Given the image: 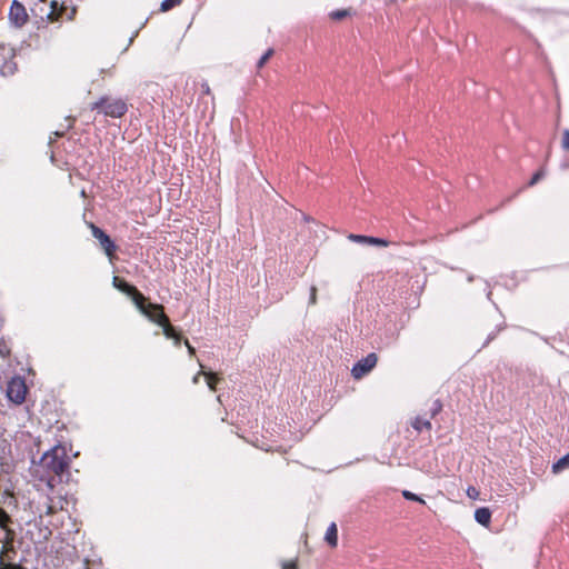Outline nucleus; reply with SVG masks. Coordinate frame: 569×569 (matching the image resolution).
Here are the masks:
<instances>
[{
  "instance_id": "obj_10",
  "label": "nucleus",
  "mask_w": 569,
  "mask_h": 569,
  "mask_svg": "<svg viewBox=\"0 0 569 569\" xmlns=\"http://www.w3.org/2000/svg\"><path fill=\"white\" fill-rule=\"evenodd\" d=\"M348 239L356 243H360V244H365V246H377V247H388L389 246V241H387L386 239L371 237V236L350 233L348 236Z\"/></svg>"
},
{
  "instance_id": "obj_2",
  "label": "nucleus",
  "mask_w": 569,
  "mask_h": 569,
  "mask_svg": "<svg viewBox=\"0 0 569 569\" xmlns=\"http://www.w3.org/2000/svg\"><path fill=\"white\" fill-rule=\"evenodd\" d=\"M141 313L151 322L162 327V332L167 339L176 338L177 330L170 323L162 305L149 302L148 307L144 309V312Z\"/></svg>"
},
{
  "instance_id": "obj_20",
  "label": "nucleus",
  "mask_w": 569,
  "mask_h": 569,
  "mask_svg": "<svg viewBox=\"0 0 569 569\" xmlns=\"http://www.w3.org/2000/svg\"><path fill=\"white\" fill-rule=\"evenodd\" d=\"M11 522V518L9 513L0 507V527L6 529L8 525Z\"/></svg>"
},
{
  "instance_id": "obj_7",
  "label": "nucleus",
  "mask_w": 569,
  "mask_h": 569,
  "mask_svg": "<svg viewBox=\"0 0 569 569\" xmlns=\"http://www.w3.org/2000/svg\"><path fill=\"white\" fill-rule=\"evenodd\" d=\"M27 387L23 380L12 379L7 387V397L16 405H21L26 399Z\"/></svg>"
},
{
  "instance_id": "obj_31",
  "label": "nucleus",
  "mask_w": 569,
  "mask_h": 569,
  "mask_svg": "<svg viewBox=\"0 0 569 569\" xmlns=\"http://www.w3.org/2000/svg\"><path fill=\"white\" fill-rule=\"evenodd\" d=\"M184 345H186V347L188 348V352H189V355H190V356L194 355L196 349L190 345L189 340H187V339H186V340H184Z\"/></svg>"
},
{
  "instance_id": "obj_27",
  "label": "nucleus",
  "mask_w": 569,
  "mask_h": 569,
  "mask_svg": "<svg viewBox=\"0 0 569 569\" xmlns=\"http://www.w3.org/2000/svg\"><path fill=\"white\" fill-rule=\"evenodd\" d=\"M317 303V287H310V297H309V306H315Z\"/></svg>"
},
{
  "instance_id": "obj_30",
  "label": "nucleus",
  "mask_w": 569,
  "mask_h": 569,
  "mask_svg": "<svg viewBox=\"0 0 569 569\" xmlns=\"http://www.w3.org/2000/svg\"><path fill=\"white\" fill-rule=\"evenodd\" d=\"M171 340H173L176 347H179L181 345L182 337L180 333L177 332L176 338H171Z\"/></svg>"
},
{
  "instance_id": "obj_36",
  "label": "nucleus",
  "mask_w": 569,
  "mask_h": 569,
  "mask_svg": "<svg viewBox=\"0 0 569 569\" xmlns=\"http://www.w3.org/2000/svg\"><path fill=\"white\" fill-rule=\"evenodd\" d=\"M56 136H58V137H62V136H63V132L56 131Z\"/></svg>"
},
{
  "instance_id": "obj_4",
  "label": "nucleus",
  "mask_w": 569,
  "mask_h": 569,
  "mask_svg": "<svg viewBox=\"0 0 569 569\" xmlns=\"http://www.w3.org/2000/svg\"><path fill=\"white\" fill-rule=\"evenodd\" d=\"M112 286L131 298L133 305L140 312H144V309L148 307L150 302L149 299L138 290V288L122 278L117 276L112 279Z\"/></svg>"
},
{
  "instance_id": "obj_6",
  "label": "nucleus",
  "mask_w": 569,
  "mask_h": 569,
  "mask_svg": "<svg viewBox=\"0 0 569 569\" xmlns=\"http://www.w3.org/2000/svg\"><path fill=\"white\" fill-rule=\"evenodd\" d=\"M378 357L375 352L367 355L365 358L357 361L352 369L351 375L355 379H360L369 373L377 365Z\"/></svg>"
},
{
  "instance_id": "obj_28",
  "label": "nucleus",
  "mask_w": 569,
  "mask_h": 569,
  "mask_svg": "<svg viewBox=\"0 0 569 569\" xmlns=\"http://www.w3.org/2000/svg\"><path fill=\"white\" fill-rule=\"evenodd\" d=\"M297 562L296 561H288L282 563V569H297Z\"/></svg>"
},
{
  "instance_id": "obj_9",
  "label": "nucleus",
  "mask_w": 569,
  "mask_h": 569,
  "mask_svg": "<svg viewBox=\"0 0 569 569\" xmlns=\"http://www.w3.org/2000/svg\"><path fill=\"white\" fill-rule=\"evenodd\" d=\"M42 3L49 7L48 11L46 12V16L50 20H58L59 18H61L62 12L67 14L68 20H71L76 13V9H72L70 13H67L68 9L63 6L59 8L58 2L56 1H51L50 3H48L47 0H42Z\"/></svg>"
},
{
  "instance_id": "obj_16",
  "label": "nucleus",
  "mask_w": 569,
  "mask_h": 569,
  "mask_svg": "<svg viewBox=\"0 0 569 569\" xmlns=\"http://www.w3.org/2000/svg\"><path fill=\"white\" fill-rule=\"evenodd\" d=\"M567 468H569V452L552 465V471L558 473Z\"/></svg>"
},
{
  "instance_id": "obj_22",
  "label": "nucleus",
  "mask_w": 569,
  "mask_h": 569,
  "mask_svg": "<svg viewBox=\"0 0 569 569\" xmlns=\"http://www.w3.org/2000/svg\"><path fill=\"white\" fill-rule=\"evenodd\" d=\"M442 410V403L439 399L435 400L430 409V419L435 418Z\"/></svg>"
},
{
  "instance_id": "obj_12",
  "label": "nucleus",
  "mask_w": 569,
  "mask_h": 569,
  "mask_svg": "<svg viewBox=\"0 0 569 569\" xmlns=\"http://www.w3.org/2000/svg\"><path fill=\"white\" fill-rule=\"evenodd\" d=\"M325 540L330 547H336L338 543V529L335 522H331L327 528Z\"/></svg>"
},
{
  "instance_id": "obj_24",
  "label": "nucleus",
  "mask_w": 569,
  "mask_h": 569,
  "mask_svg": "<svg viewBox=\"0 0 569 569\" xmlns=\"http://www.w3.org/2000/svg\"><path fill=\"white\" fill-rule=\"evenodd\" d=\"M545 177V171L542 169L538 170L529 180L528 186L532 187L538 183Z\"/></svg>"
},
{
  "instance_id": "obj_15",
  "label": "nucleus",
  "mask_w": 569,
  "mask_h": 569,
  "mask_svg": "<svg viewBox=\"0 0 569 569\" xmlns=\"http://www.w3.org/2000/svg\"><path fill=\"white\" fill-rule=\"evenodd\" d=\"M17 71V64L12 60H4L0 66V73L4 77L12 76Z\"/></svg>"
},
{
  "instance_id": "obj_13",
  "label": "nucleus",
  "mask_w": 569,
  "mask_h": 569,
  "mask_svg": "<svg viewBox=\"0 0 569 569\" xmlns=\"http://www.w3.org/2000/svg\"><path fill=\"white\" fill-rule=\"evenodd\" d=\"M411 426L418 432H421L423 429L430 430L432 427L430 419H425L422 417H416L411 422Z\"/></svg>"
},
{
  "instance_id": "obj_25",
  "label": "nucleus",
  "mask_w": 569,
  "mask_h": 569,
  "mask_svg": "<svg viewBox=\"0 0 569 569\" xmlns=\"http://www.w3.org/2000/svg\"><path fill=\"white\" fill-rule=\"evenodd\" d=\"M348 14H349V12L347 10H336V11L330 12V18L332 20H341V19L346 18Z\"/></svg>"
},
{
  "instance_id": "obj_26",
  "label": "nucleus",
  "mask_w": 569,
  "mask_h": 569,
  "mask_svg": "<svg viewBox=\"0 0 569 569\" xmlns=\"http://www.w3.org/2000/svg\"><path fill=\"white\" fill-rule=\"evenodd\" d=\"M561 148L569 152V129L562 131Z\"/></svg>"
},
{
  "instance_id": "obj_8",
  "label": "nucleus",
  "mask_w": 569,
  "mask_h": 569,
  "mask_svg": "<svg viewBox=\"0 0 569 569\" xmlns=\"http://www.w3.org/2000/svg\"><path fill=\"white\" fill-rule=\"evenodd\" d=\"M9 19L16 27H22L28 20L26 8L17 0L10 7Z\"/></svg>"
},
{
  "instance_id": "obj_33",
  "label": "nucleus",
  "mask_w": 569,
  "mask_h": 569,
  "mask_svg": "<svg viewBox=\"0 0 569 569\" xmlns=\"http://www.w3.org/2000/svg\"><path fill=\"white\" fill-rule=\"evenodd\" d=\"M473 492H476V493H477L476 488H469V489H468V495H469L470 497H471V495H473Z\"/></svg>"
},
{
  "instance_id": "obj_18",
  "label": "nucleus",
  "mask_w": 569,
  "mask_h": 569,
  "mask_svg": "<svg viewBox=\"0 0 569 569\" xmlns=\"http://www.w3.org/2000/svg\"><path fill=\"white\" fill-rule=\"evenodd\" d=\"M181 0H163L161 2L160 9L166 12L173 9L176 6L180 4Z\"/></svg>"
},
{
  "instance_id": "obj_5",
  "label": "nucleus",
  "mask_w": 569,
  "mask_h": 569,
  "mask_svg": "<svg viewBox=\"0 0 569 569\" xmlns=\"http://www.w3.org/2000/svg\"><path fill=\"white\" fill-rule=\"evenodd\" d=\"M90 229L92 237L99 241L100 247L104 251V253L112 258L117 251V244L111 239L109 234H107L101 228L96 226L94 223H90Z\"/></svg>"
},
{
  "instance_id": "obj_23",
  "label": "nucleus",
  "mask_w": 569,
  "mask_h": 569,
  "mask_svg": "<svg viewBox=\"0 0 569 569\" xmlns=\"http://www.w3.org/2000/svg\"><path fill=\"white\" fill-rule=\"evenodd\" d=\"M402 496H403L405 499L410 500V501H418V502H421V503L425 502L421 497H419L418 495H416V493H413V492H411L409 490H403L402 491Z\"/></svg>"
},
{
  "instance_id": "obj_17",
  "label": "nucleus",
  "mask_w": 569,
  "mask_h": 569,
  "mask_svg": "<svg viewBox=\"0 0 569 569\" xmlns=\"http://www.w3.org/2000/svg\"><path fill=\"white\" fill-rule=\"evenodd\" d=\"M204 376L207 379V385L210 388V390L216 391V389H217L216 385L218 383L220 378L214 372H207V373H204Z\"/></svg>"
},
{
  "instance_id": "obj_19",
  "label": "nucleus",
  "mask_w": 569,
  "mask_h": 569,
  "mask_svg": "<svg viewBox=\"0 0 569 569\" xmlns=\"http://www.w3.org/2000/svg\"><path fill=\"white\" fill-rule=\"evenodd\" d=\"M0 569H26L20 563L8 562L6 563L3 560V553H0Z\"/></svg>"
},
{
  "instance_id": "obj_14",
  "label": "nucleus",
  "mask_w": 569,
  "mask_h": 569,
  "mask_svg": "<svg viewBox=\"0 0 569 569\" xmlns=\"http://www.w3.org/2000/svg\"><path fill=\"white\" fill-rule=\"evenodd\" d=\"M505 329V325H497L495 328L487 335L486 340L481 345L478 351L482 350L483 348L488 347L490 342H492L498 333Z\"/></svg>"
},
{
  "instance_id": "obj_34",
  "label": "nucleus",
  "mask_w": 569,
  "mask_h": 569,
  "mask_svg": "<svg viewBox=\"0 0 569 569\" xmlns=\"http://www.w3.org/2000/svg\"><path fill=\"white\" fill-rule=\"evenodd\" d=\"M473 492H476V493H477L476 488H469V489H468V495H469L470 497H471V495H473Z\"/></svg>"
},
{
  "instance_id": "obj_21",
  "label": "nucleus",
  "mask_w": 569,
  "mask_h": 569,
  "mask_svg": "<svg viewBox=\"0 0 569 569\" xmlns=\"http://www.w3.org/2000/svg\"><path fill=\"white\" fill-rule=\"evenodd\" d=\"M273 52V49H268L264 52V54H262L261 58L258 60L257 68L261 69L266 64V62L272 57Z\"/></svg>"
},
{
  "instance_id": "obj_3",
  "label": "nucleus",
  "mask_w": 569,
  "mask_h": 569,
  "mask_svg": "<svg viewBox=\"0 0 569 569\" xmlns=\"http://www.w3.org/2000/svg\"><path fill=\"white\" fill-rule=\"evenodd\" d=\"M91 110H99L107 117L121 118L128 111L127 103L122 99H110L107 96L90 104Z\"/></svg>"
},
{
  "instance_id": "obj_1",
  "label": "nucleus",
  "mask_w": 569,
  "mask_h": 569,
  "mask_svg": "<svg viewBox=\"0 0 569 569\" xmlns=\"http://www.w3.org/2000/svg\"><path fill=\"white\" fill-rule=\"evenodd\" d=\"M70 458L64 446L58 443L47 450L40 458L39 466L47 473V482L53 486L54 481H63L64 477H69Z\"/></svg>"
},
{
  "instance_id": "obj_37",
  "label": "nucleus",
  "mask_w": 569,
  "mask_h": 569,
  "mask_svg": "<svg viewBox=\"0 0 569 569\" xmlns=\"http://www.w3.org/2000/svg\"><path fill=\"white\" fill-rule=\"evenodd\" d=\"M9 550H10L12 553H16V550H14V548H13L12 546L9 548Z\"/></svg>"
},
{
  "instance_id": "obj_32",
  "label": "nucleus",
  "mask_w": 569,
  "mask_h": 569,
  "mask_svg": "<svg viewBox=\"0 0 569 569\" xmlns=\"http://www.w3.org/2000/svg\"><path fill=\"white\" fill-rule=\"evenodd\" d=\"M201 375V372L197 373L194 377H193V383H198L199 382V376Z\"/></svg>"
},
{
  "instance_id": "obj_11",
  "label": "nucleus",
  "mask_w": 569,
  "mask_h": 569,
  "mask_svg": "<svg viewBox=\"0 0 569 569\" xmlns=\"http://www.w3.org/2000/svg\"><path fill=\"white\" fill-rule=\"evenodd\" d=\"M475 519L481 526L488 527L491 521V511L487 507H480L475 511Z\"/></svg>"
},
{
  "instance_id": "obj_35",
  "label": "nucleus",
  "mask_w": 569,
  "mask_h": 569,
  "mask_svg": "<svg viewBox=\"0 0 569 569\" xmlns=\"http://www.w3.org/2000/svg\"><path fill=\"white\" fill-rule=\"evenodd\" d=\"M73 121H74V119L69 118V124L67 126V129L72 128V122H73Z\"/></svg>"
},
{
  "instance_id": "obj_29",
  "label": "nucleus",
  "mask_w": 569,
  "mask_h": 569,
  "mask_svg": "<svg viewBox=\"0 0 569 569\" xmlns=\"http://www.w3.org/2000/svg\"><path fill=\"white\" fill-rule=\"evenodd\" d=\"M201 89H202L203 94H210V92H211L210 87H209L208 82H206V81L201 83Z\"/></svg>"
}]
</instances>
